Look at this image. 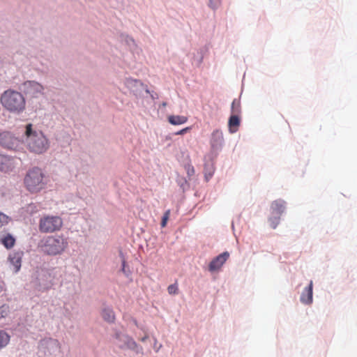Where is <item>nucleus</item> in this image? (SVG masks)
<instances>
[{"label": "nucleus", "instance_id": "nucleus-1", "mask_svg": "<svg viewBox=\"0 0 357 357\" xmlns=\"http://www.w3.org/2000/svg\"><path fill=\"white\" fill-rule=\"evenodd\" d=\"M24 142L29 151L36 154H42L49 148L47 138L42 131L33 128V124L27 123L24 128Z\"/></svg>", "mask_w": 357, "mask_h": 357}, {"label": "nucleus", "instance_id": "nucleus-2", "mask_svg": "<svg viewBox=\"0 0 357 357\" xmlns=\"http://www.w3.org/2000/svg\"><path fill=\"white\" fill-rule=\"evenodd\" d=\"M0 102L8 111L15 114H20L25 109V98L21 92L8 89L0 97Z\"/></svg>", "mask_w": 357, "mask_h": 357}, {"label": "nucleus", "instance_id": "nucleus-3", "mask_svg": "<svg viewBox=\"0 0 357 357\" xmlns=\"http://www.w3.org/2000/svg\"><path fill=\"white\" fill-rule=\"evenodd\" d=\"M68 242L62 235L48 236L44 238L40 244L43 252L49 255L62 253L68 247Z\"/></svg>", "mask_w": 357, "mask_h": 357}, {"label": "nucleus", "instance_id": "nucleus-4", "mask_svg": "<svg viewBox=\"0 0 357 357\" xmlns=\"http://www.w3.org/2000/svg\"><path fill=\"white\" fill-rule=\"evenodd\" d=\"M0 146L8 151L20 152L24 149V140L10 131H1Z\"/></svg>", "mask_w": 357, "mask_h": 357}, {"label": "nucleus", "instance_id": "nucleus-5", "mask_svg": "<svg viewBox=\"0 0 357 357\" xmlns=\"http://www.w3.org/2000/svg\"><path fill=\"white\" fill-rule=\"evenodd\" d=\"M286 208L287 202L282 199H278L271 202L268 222L272 229H275L279 225L281 216L285 213Z\"/></svg>", "mask_w": 357, "mask_h": 357}, {"label": "nucleus", "instance_id": "nucleus-6", "mask_svg": "<svg viewBox=\"0 0 357 357\" xmlns=\"http://www.w3.org/2000/svg\"><path fill=\"white\" fill-rule=\"evenodd\" d=\"M63 226L62 219L57 215H45L39 221V230L42 233H53Z\"/></svg>", "mask_w": 357, "mask_h": 357}, {"label": "nucleus", "instance_id": "nucleus-7", "mask_svg": "<svg viewBox=\"0 0 357 357\" xmlns=\"http://www.w3.org/2000/svg\"><path fill=\"white\" fill-rule=\"evenodd\" d=\"M115 344L121 349H130L135 351L137 354L142 351V348L136 343V342L128 335L121 333L115 334Z\"/></svg>", "mask_w": 357, "mask_h": 357}, {"label": "nucleus", "instance_id": "nucleus-8", "mask_svg": "<svg viewBox=\"0 0 357 357\" xmlns=\"http://www.w3.org/2000/svg\"><path fill=\"white\" fill-rule=\"evenodd\" d=\"M60 343L56 339L45 337L38 343V349L45 355H51L60 349Z\"/></svg>", "mask_w": 357, "mask_h": 357}, {"label": "nucleus", "instance_id": "nucleus-9", "mask_svg": "<svg viewBox=\"0 0 357 357\" xmlns=\"http://www.w3.org/2000/svg\"><path fill=\"white\" fill-rule=\"evenodd\" d=\"M19 89L26 96L35 97L38 94L42 93L44 89L43 86L38 82L27 80L19 86Z\"/></svg>", "mask_w": 357, "mask_h": 357}, {"label": "nucleus", "instance_id": "nucleus-10", "mask_svg": "<svg viewBox=\"0 0 357 357\" xmlns=\"http://www.w3.org/2000/svg\"><path fill=\"white\" fill-rule=\"evenodd\" d=\"M211 155H216L222 150L223 144V133L222 130L217 129L211 134L210 140Z\"/></svg>", "mask_w": 357, "mask_h": 357}, {"label": "nucleus", "instance_id": "nucleus-11", "mask_svg": "<svg viewBox=\"0 0 357 357\" xmlns=\"http://www.w3.org/2000/svg\"><path fill=\"white\" fill-rule=\"evenodd\" d=\"M125 85L136 96H139L146 86L140 80L130 77L125 80Z\"/></svg>", "mask_w": 357, "mask_h": 357}, {"label": "nucleus", "instance_id": "nucleus-12", "mask_svg": "<svg viewBox=\"0 0 357 357\" xmlns=\"http://www.w3.org/2000/svg\"><path fill=\"white\" fill-rule=\"evenodd\" d=\"M300 301L305 305H311L313 302V282L310 280L309 284L303 289L300 296Z\"/></svg>", "mask_w": 357, "mask_h": 357}, {"label": "nucleus", "instance_id": "nucleus-13", "mask_svg": "<svg viewBox=\"0 0 357 357\" xmlns=\"http://www.w3.org/2000/svg\"><path fill=\"white\" fill-rule=\"evenodd\" d=\"M14 168V159L10 156L0 154V172L8 173Z\"/></svg>", "mask_w": 357, "mask_h": 357}, {"label": "nucleus", "instance_id": "nucleus-14", "mask_svg": "<svg viewBox=\"0 0 357 357\" xmlns=\"http://www.w3.org/2000/svg\"><path fill=\"white\" fill-rule=\"evenodd\" d=\"M214 155H208L204 157V169L203 173L204 174V178H208L213 175L215 169L213 166V157Z\"/></svg>", "mask_w": 357, "mask_h": 357}, {"label": "nucleus", "instance_id": "nucleus-15", "mask_svg": "<svg viewBox=\"0 0 357 357\" xmlns=\"http://www.w3.org/2000/svg\"><path fill=\"white\" fill-rule=\"evenodd\" d=\"M22 256V252H14L10 254L8 257V260L10 261V264L13 266V269L15 272H17L20 269Z\"/></svg>", "mask_w": 357, "mask_h": 357}, {"label": "nucleus", "instance_id": "nucleus-16", "mask_svg": "<svg viewBox=\"0 0 357 357\" xmlns=\"http://www.w3.org/2000/svg\"><path fill=\"white\" fill-rule=\"evenodd\" d=\"M25 185L31 192H38L44 188L42 180H25Z\"/></svg>", "mask_w": 357, "mask_h": 357}, {"label": "nucleus", "instance_id": "nucleus-17", "mask_svg": "<svg viewBox=\"0 0 357 357\" xmlns=\"http://www.w3.org/2000/svg\"><path fill=\"white\" fill-rule=\"evenodd\" d=\"M45 176L44 171L40 167L34 166L29 169L24 178H44Z\"/></svg>", "mask_w": 357, "mask_h": 357}, {"label": "nucleus", "instance_id": "nucleus-18", "mask_svg": "<svg viewBox=\"0 0 357 357\" xmlns=\"http://www.w3.org/2000/svg\"><path fill=\"white\" fill-rule=\"evenodd\" d=\"M241 123L240 116L231 114L228 120V128L230 133L238 131Z\"/></svg>", "mask_w": 357, "mask_h": 357}, {"label": "nucleus", "instance_id": "nucleus-19", "mask_svg": "<svg viewBox=\"0 0 357 357\" xmlns=\"http://www.w3.org/2000/svg\"><path fill=\"white\" fill-rule=\"evenodd\" d=\"M208 51V47L206 46L202 47L199 50H197V53L194 54L192 59V64L197 67H199L202 63L204 56L205 54Z\"/></svg>", "mask_w": 357, "mask_h": 357}, {"label": "nucleus", "instance_id": "nucleus-20", "mask_svg": "<svg viewBox=\"0 0 357 357\" xmlns=\"http://www.w3.org/2000/svg\"><path fill=\"white\" fill-rule=\"evenodd\" d=\"M168 122L173 126H179L188 121V117L181 115H169L167 118Z\"/></svg>", "mask_w": 357, "mask_h": 357}, {"label": "nucleus", "instance_id": "nucleus-21", "mask_svg": "<svg viewBox=\"0 0 357 357\" xmlns=\"http://www.w3.org/2000/svg\"><path fill=\"white\" fill-rule=\"evenodd\" d=\"M223 265V254H220L209 264V271L214 272L220 269Z\"/></svg>", "mask_w": 357, "mask_h": 357}, {"label": "nucleus", "instance_id": "nucleus-22", "mask_svg": "<svg viewBox=\"0 0 357 357\" xmlns=\"http://www.w3.org/2000/svg\"><path fill=\"white\" fill-rule=\"evenodd\" d=\"M101 314L103 319L109 323H112L115 320L114 312L111 308L103 309Z\"/></svg>", "mask_w": 357, "mask_h": 357}, {"label": "nucleus", "instance_id": "nucleus-23", "mask_svg": "<svg viewBox=\"0 0 357 357\" xmlns=\"http://www.w3.org/2000/svg\"><path fill=\"white\" fill-rule=\"evenodd\" d=\"M15 243V240L10 234L6 235L1 239V243L8 249L13 248Z\"/></svg>", "mask_w": 357, "mask_h": 357}, {"label": "nucleus", "instance_id": "nucleus-24", "mask_svg": "<svg viewBox=\"0 0 357 357\" xmlns=\"http://www.w3.org/2000/svg\"><path fill=\"white\" fill-rule=\"evenodd\" d=\"M10 342V335L5 331L0 330V349L5 347Z\"/></svg>", "mask_w": 357, "mask_h": 357}, {"label": "nucleus", "instance_id": "nucleus-25", "mask_svg": "<svg viewBox=\"0 0 357 357\" xmlns=\"http://www.w3.org/2000/svg\"><path fill=\"white\" fill-rule=\"evenodd\" d=\"M241 112V103L239 100L234 99L231 103V112L233 115L240 116Z\"/></svg>", "mask_w": 357, "mask_h": 357}, {"label": "nucleus", "instance_id": "nucleus-26", "mask_svg": "<svg viewBox=\"0 0 357 357\" xmlns=\"http://www.w3.org/2000/svg\"><path fill=\"white\" fill-rule=\"evenodd\" d=\"M167 291L170 295H176L178 293V284L176 282L175 283L169 285L167 287Z\"/></svg>", "mask_w": 357, "mask_h": 357}, {"label": "nucleus", "instance_id": "nucleus-27", "mask_svg": "<svg viewBox=\"0 0 357 357\" xmlns=\"http://www.w3.org/2000/svg\"><path fill=\"white\" fill-rule=\"evenodd\" d=\"M10 218L8 216L0 212V226H3L9 222Z\"/></svg>", "mask_w": 357, "mask_h": 357}, {"label": "nucleus", "instance_id": "nucleus-28", "mask_svg": "<svg viewBox=\"0 0 357 357\" xmlns=\"http://www.w3.org/2000/svg\"><path fill=\"white\" fill-rule=\"evenodd\" d=\"M169 214H170V211L169 210L165 213V214L162 217V222H161L162 227H165L166 226L167 222L169 217Z\"/></svg>", "mask_w": 357, "mask_h": 357}, {"label": "nucleus", "instance_id": "nucleus-29", "mask_svg": "<svg viewBox=\"0 0 357 357\" xmlns=\"http://www.w3.org/2000/svg\"><path fill=\"white\" fill-rule=\"evenodd\" d=\"M220 4V0H209L208 6L213 10L216 9Z\"/></svg>", "mask_w": 357, "mask_h": 357}, {"label": "nucleus", "instance_id": "nucleus-30", "mask_svg": "<svg viewBox=\"0 0 357 357\" xmlns=\"http://www.w3.org/2000/svg\"><path fill=\"white\" fill-rule=\"evenodd\" d=\"M144 91H146V93L150 94L151 98L153 100L158 98V94L157 93L154 92L153 91H150V90L148 89L147 86H146Z\"/></svg>", "mask_w": 357, "mask_h": 357}, {"label": "nucleus", "instance_id": "nucleus-31", "mask_svg": "<svg viewBox=\"0 0 357 357\" xmlns=\"http://www.w3.org/2000/svg\"><path fill=\"white\" fill-rule=\"evenodd\" d=\"M191 130V127L184 128L174 133L175 135H183Z\"/></svg>", "mask_w": 357, "mask_h": 357}, {"label": "nucleus", "instance_id": "nucleus-32", "mask_svg": "<svg viewBox=\"0 0 357 357\" xmlns=\"http://www.w3.org/2000/svg\"><path fill=\"white\" fill-rule=\"evenodd\" d=\"M121 258H122V268H121V271L123 273H126V260H125V258L123 257V255H122V253L121 252Z\"/></svg>", "mask_w": 357, "mask_h": 357}, {"label": "nucleus", "instance_id": "nucleus-33", "mask_svg": "<svg viewBox=\"0 0 357 357\" xmlns=\"http://www.w3.org/2000/svg\"><path fill=\"white\" fill-rule=\"evenodd\" d=\"M229 257V253L227 251H225V262L227 260Z\"/></svg>", "mask_w": 357, "mask_h": 357}, {"label": "nucleus", "instance_id": "nucleus-34", "mask_svg": "<svg viewBox=\"0 0 357 357\" xmlns=\"http://www.w3.org/2000/svg\"><path fill=\"white\" fill-rule=\"evenodd\" d=\"M192 173H194V169L192 167L191 170L189 169H188V174L189 176H191L192 175Z\"/></svg>", "mask_w": 357, "mask_h": 357}, {"label": "nucleus", "instance_id": "nucleus-35", "mask_svg": "<svg viewBox=\"0 0 357 357\" xmlns=\"http://www.w3.org/2000/svg\"><path fill=\"white\" fill-rule=\"evenodd\" d=\"M149 338V336L147 335H146L145 336H144L143 337L141 338V341L142 342H145L147 339Z\"/></svg>", "mask_w": 357, "mask_h": 357}, {"label": "nucleus", "instance_id": "nucleus-36", "mask_svg": "<svg viewBox=\"0 0 357 357\" xmlns=\"http://www.w3.org/2000/svg\"><path fill=\"white\" fill-rule=\"evenodd\" d=\"M167 106V102H162L160 105L159 106L160 108H162V107H165Z\"/></svg>", "mask_w": 357, "mask_h": 357}, {"label": "nucleus", "instance_id": "nucleus-37", "mask_svg": "<svg viewBox=\"0 0 357 357\" xmlns=\"http://www.w3.org/2000/svg\"><path fill=\"white\" fill-rule=\"evenodd\" d=\"M129 39H130V41H132L133 43H135V40H134L132 38H129Z\"/></svg>", "mask_w": 357, "mask_h": 357}, {"label": "nucleus", "instance_id": "nucleus-38", "mask_svg": "<svg viewBox=\"0 0 357 357\" xmlns=\"http://www.w3.org/2000/svg\"><path fill=\"white\" fill-rule=\"evenodd\" d=\"M3 290V287L0 284V292Z\"/></svg>", "mask_w": 357, "mask_h": 357}]
</instances>
